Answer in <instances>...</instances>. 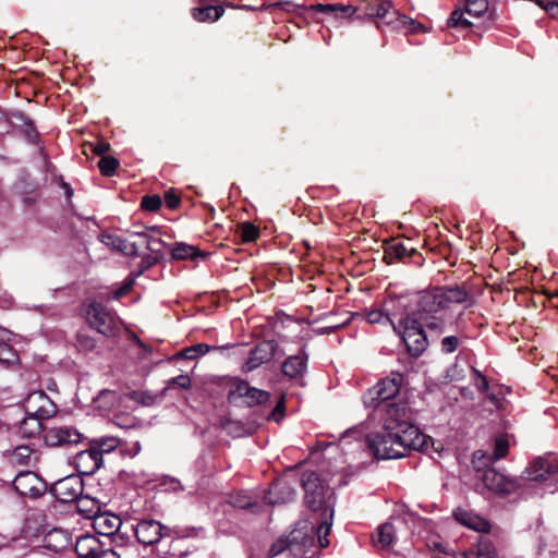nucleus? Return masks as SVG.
Masks as SVG:
<instances>
[{"mask_svg": "<svg viewBox=\"0 0 558 558\" xmlns=\"http://www.w3.org/2000/svg\"><path fill=\"white\" fill-rule=\"evenodd\" d=\"M452 304H464L469 307L473 300L464 287H435L412 294L404 306L409 307L407 316L421 322L427 329L441 333L446 325L442 313Z\"/></svg>", "mask_w": 558, "mask_h": 558, "instance_id": "1", "label": "nucleus"}, {"mask_svg": "<svg viewBox=\"0 0 558 558\" xmlns=\"http://www.w3.org/2000/svg\"><path fill=\"white\" fill-rule=\"evenodd\" d=\"M174 486L172 487L173 490H179V489H182V487L180 486V484L178 482H173Z\"/></svg>", "mask_w": 558, "mask_h": 558, "instance_id": "63", "label": "nucleus"}, {"mask_svg": "<svg viewBox=\"0 0 558 558\" xmlns=\"http://www.w3.org/2000/svg\"><path fill=\"white\" fill-rule=\"evenodd\" d=\"M34 450L28 445L15 447L10 453V462L17 465H29L33 460Z\"/></svg>", "mask_w": 558, "mask_h": 558, "instance_id": "37", "label": "nucleus"}, {"mask_svg": "<svg viewBox=\"0 0 558 558\" xmlns=\"http://www.w3.org/2000/svg\"><path fill=\"white\" fill-rule=\"evenodd\" d=\"M356 7L351 4H312L304 8V14L306 17H314L316 13H323L335 19H347L352 16L356 12Z\"/></svg>", "mask_w": 558, "mask_h": 558, "instance_id": "22", "label": "nucleus"}, {"mask_svg": "<svg viewBox=\"0 0 558 558\" xmlns=\"http://www.w3.org/2000/svg\"><path fill=\"white\" fill-rule=\"evenodd\" d=\"M25 133H26V136L27 138L31 141V142H36L37 138H38V133L37 131L35 130L33 123L31 120H26L25 121Z\"/></svg>", "mask_w": 558, "mask_h": 558, "instance_id": "58", "label": "nucleus"}, {"mask_svg": "<svg viewBox=\"0 0 558 558\" xmlns=\"http://www.w3.org/2000/svg\"><path fill=\"white\" fill-rule=\"evenodd\" d=\"M307 354L301 350L298 354L291 355L282 363V373L290 378H299L306 371Z\"/></svg>", "mask_w": 558, "mask_h": 558, "instance_id": "28", "label": "nucleus"}, {"mask_svg": "<svg viewBox=\"0 0 558 558\" xmlns=\"http://www.w3.org/2000/svg\"><path fill=\"white\" fill-rule=\"evenodd\" d=\"M114 423L121 428H134L137 426V417L133 414L120 411L114 416Z\"/></svg>", "mask_w": 558, "mask_h": 558, "instance_id": "43", "label": "nucleus"}, {"mask_svg": "<svg viewBox=\"0 0 558 558\" xmlns=\"http://www.w3.org/2000/svg\"><path fill=\"white\" fill-rule=\"evenodd\" d=\"M75 502L77 511L92 520L101 512L99 500L88 495H83V493L75 499Z\"/></svg>", "mask_w": 558, "mask_h": 558, "instance_id": "31", "label": "nucleus"}, {"mask_svg": "<svg viewBox=\"0 0 558 558\" xmlns=\"http://www.w3.org/2000/svg\"><path fill=\"white\" fill-rule=\"evenodd\" d=\"M17 355L13 348L8 343L0 341V363L11 364L15 362Z\"/></svg>", "mask_w": 558, "mask_h": 558, "instance_id": "49", "label": "nucleus"}, {"mask_svg": "<svg viewBox=\"0 0 558 558\" xmlns=\"http://www.w3.org/2000/svg\"><path fill=\"white\" fill-rule=\"evenodd\" d=\"M145 245V251L142 250V274L146 268L159 263L166 255L165 242L155 236L142 232V246Z\"/></svg>", "mask_w": 558, "mask_h": 558, "instance_id": "17", "label": "nucleus"}, {"mask_svg": "<svg viewBox=\"0 0 558 558\" xmlns=\"http://www.w3.org/2000/svg\"><path fill=\"white\" fill-rule=\"evenodd\" d=\"M191 386V379L187 375H179L177 377L171 378L168 381V387H179L182 389H189Z\"/></svg>", "mask_w": 558, "mask_h": 558, "instance_id": "53", "label": "nucleus"}, {"mask_svg": "<svg viewBox=\"0 0 558 558\" xmlns=\"http://www.w3.org/2000/svg\"><path fill=\"white\" fill-rule=\"evenodd\" d=\"M229 398L231 400L242 399L243 403L247 407L266 403L270 393L255 387H251L245 380H238L233 388L230 390Z\"/></svg>", "mask_w": 558, "mask_h": 558, "instance_id": "11", "label": "nucleus"}, {"mask_svg": "<svg viewBox=\"0 0 558 558\" xmlns=\"http://www.w3.org/2000/svg\"><path fill=\"white\" fill-rule=\"evenodd\" d=\"M401 320L403 325L399 335L402 337L409 353L413 356H420L427 348V338L423 329L424 324L409 316L401 318Z\"/></svg>", "mask_w": 558, "mask_h": 558, "instance_id": "6", "label": "nucleus"}, {"mask_svg": "<svg viewBox=\"0 0 558 558\" xmlns=\"http://www.w3.org/2000/svg\"><path fill=\"white\" fill-rule=\"evenodd\" d=\"M94 402L97 408L104 411H110L121 404H126L128 402H132L136 407L140 403V399L137 391H132L121 396L113 390L105 389L98 393L94 399Z\"/></svg>", "mask_w": 558, "mask_h": 558, "instance_id": "20", "label": "nucleus"}, {"mask_svg": "<svg viewBox=\"0 0 558 558\" xmlns=\"http://www.w3.org/2000/svg\"><path fill=\"white\" fill-rule=\"evenodd\" d=\"M331 530V522L325 518L320 524L317 526L316 534L318 538V544L322 548H326L329 545L328 535Z\"/></svg>", "mask_w": 558, "mask_h": 558, "instance_id": "42", "label": "nucleus"}, {"mask_svg": "<svg viewBox=\"0 0 558 558\" xmlns=\"http://www.w3.org/2000/svg\"><path fill=\"white\" fill-rule=\"evenodd\" d=\"M452 515L457 522L476 532H488L489 530V523L486 520L466 509L457 508Z\"/></svg>", "mask_w": 558, "mask_h": 558, "instance_id": "27", "label": "nucleus"}, {"mask_svg": "<svg viewBox=\"0 0 558 558\" xmlns=\"http://www.w3.org/2000/svg\"><path fill=\"white\" fill-rule=\"evenodd\" d=\"M259 235V230L251 222H244L241 226V238L244 242L255 241Z\"/></svg>", "mask_w": 558, "mask_h": 558, "instance_id": "48", "label": "nucleus"}, {"mask_svg": "<svg viewBox=\"0 0 558 558\" xmlns=\"http://www.w3.org/2000/svg\"><path fill=\"white\" fill-rule=\"evenodd\" d=\"M134 282H135L134 277H129L128 279H125L124 282L121 284V287L114 291L112 298L114 300H119V299L123 298L124 295H126L132 290Z\"/></svg>", "mask_w": 558, "mask_h": 558, "instance_id": "51", "label": "nucleus"}, {"mask_svg": "<svg viewBox=\"0 0 558 558\" xmlns=\"http://www.w3.org/2000/svg\"><path fill=\"white\" fill-rule=\"evenodd\" d=\"M509 450L508 440L504 437H498L495 440L494 453L493 457L489 458L490 461H496L502 459L507 456Z\"/></svg>", "mask_w": 558, "mask_h": 558, "instance_id": "46", "label": "nucleus"}, {"mask_svg": "<svg viewBox=\"0 0 558 558\" xmlns=\"http://www.w3.org/2000/svg\"><path fill=\"white\" fill-rule=\"evenodd\" d=\"M93 527L95 532L105 537V538H113V542L122 544L124 542V536L126 532L122 531L123 522L120 517L108 513V512H99L93 520Z\"/></svg>", "mask_w": 558, "mask_h": 558, "instance_id": "10", "label": "nucleus"}, {"mask_svg": "<svg viewBox=\"0 0 558 558\" xmlns=\"http://www.w3.org/2000/svg\"><path fill=\"white\" fill-rule=\"evenodd\" d=\"M51 493L61 502H72L83 493V480L77 475L65 476L57 481Z\"/></svg>", "mask_w": 558, "mask_h": 558, "instance_id": "16", "label": "nucleus"}, {"mask_svg": "<svg viewBox=\"0 0 558 558\" xmlns=\"http://www.w3.org/2000/svg\"><path fill=\"white\" fill-rule=\"evenodd\" d=\"M415 253L416 251L414 248L407 247L403 242L392 240L387 243L384 257L388 264H391L397 259Z\"/></svg>", "mask_w": 558, "mask_h": 558, "instance_id": "32", "label": "nucleus"}, {"mask_svg": "<svg viewBox=\"0 0 558 558\" xmlns=\"http://www.w3.org/2000/svg\"><path fill=\"white\" fill-rule=\"evenodd\" d=\"M25 411L29 415L49 418L57 412L54 403L41 390L31 392L24 402Z\"/></svg>", "mask_w": 558, "mask_h": 558, "instance_id": "15", "label": "nucleus"}, {"mask_svg": "<svg viewBox=\"0 0 558 558\" xmlns=\"http://www.w3.org/2000/svg\"><path fill=\"white\" fill-rule=\"evenodd\" d=\"M284 416V397L282 396L278 402L276 403L275 408L272 409L271 413L269 414L268 418L275 422H280Z\"/></svg>", "mask_w": 558, "mask_h": 558, "instance_id": "52", "label": "nucleus"}, {"mask_svg": "<svg viewBox=\"0 0 558 558\" xmlns=\"http://www.w3.org/2000/svg\"><path fill=\"white\" fill-rule=\"evenodd\" d=\"M230 347H231L230 344L221 345V347H210L205 343H198V344L191 345L189 348L183 349L178 354V356L186 359V360H194L195 357L204 355L211 350H223V349H227Z\"/></svg>", "mask_w": 558, "mask_h": 558, "instance_id": "36", "label": "nucleus"}, {"mask_svg": "<svg viewBox=\"0 0 558 558\" xmlns=\"http://www.w3.org/2000/svg\"><path fill=\"white\" fill-rule=\"evenodd\" d=\"M464 13H466L465 10L463 11L460 8L453 10L448 20V26L461 28H468L472 26V23L463 16Z\"/></svg>", "mask_w": 558, "mask_h": 558, "instance_id": "41", "label": "nucleus"}, {"mask_svg": "<svg viewBox=\"0 0 558 558\" xmlns=\"http://www.w3.org/2000/svg\"><path fill=\"white\" fill-rule=\"evenodd\" d=\"M179 542H180V538H178L177 541L172 542V544H171V548H172L173 550H175V549H177V545L179 544Z\"/></svg>", "mask_w": 558, "mask_h": 558, "instance_id": "64", "label": "nucleus"}, {"mask_svg": "<svg viewBox=\"0 0 558 558\" xmlns=\"http://www.w3.org/2000/svg\"><path fill=\"white\" fill-rule=\"evenodd\" d=\"M335 316H336L335 314L329 313V314H325V315H324V318L329 319V320H330V324H339L340 322H338V320H333V319H332Z\"/></svg>", "mask_w": 558, "mask_h": 558, "instance_id": "61", "label": "nucleus"}, {"mask_svg": "<svg viewBox=\"0 0 558 558\" xmlns=\"http://www.w3.org/2000/svg\"><path fill=\"white\" fill-rule=\"evenodd\" d=\"M476 387L480 391L486 392L489 388L487 378L485 376H481V380H476Z\"/></svg>", "mask_w": 558, "mask_h": 558, "instance_id": "59", "label": "nucleus"}, {"mask_svg": "<svg viewBox=\"0 0 558 558\" xmlns=\"http://www.w3.org/2000/svg\"><path fill=\"white\" fill-rule=\"evenodd\" d=\"M76 347L82 352H90L96 348V340L87 331L81 330L76 337Z\"/></svg>", "mask_w": 558, "mask_h": 558, "instance_id": "39", "label": "nucleus"}, {"mask_svg": "<svg viewBox=\"0 0 558 558\" xmlns=\"http://www.w3.org/2000/svg\"><path fill=\"white\" fill-rule=\"evenodd\" d=\"M162 205L161 197L157 194L142 197V210L157 211Z\"/></svg>", "mask_w": 558, "mask_h": 558, "instance_id": "47", "label": "nucleus"}, {"mask_svg": "<svg viewBox=\"0 0 558 558\" xmlns=\"http://www.w3.org/2000/svg\"><path fill=\"white\" fill-rule=\"evenodd\" d=\"M405 383L404 374L391 372L387 377L380 379L364 396V404L368 408L378 407L384 402L403 400L400 397L401 387Z\"/></svg>", "mask_w": 558, "mask_h": 558, "instance_id": "2", "label": "nucleus"}, {"mask_svg": "<svg viewBox=\"0 0 558 558\" xmlns=\"http://www.w3.org/2000/svg\"><path fill=\"white\" fill-rule=\"evenodd\" d=\"M113 449V444L108 448L92 446L89 449L83 450L75 456V464L82 473L93 474L102 465V454Z\"/></svg>", "mask_w": 558, "mask_h": 558, "instance_id": "13", "label": "nucleus"}, {"mask_svg": "<svg viewBox=\"0 0 558 558\" xmlns=\"http://www.w3.org/2000/svg\"><path fill=\"white\" fill-rule=\"evenodd\" d=\"M90 149L98 156H104L109 150V144L105 142H97L96 144H89Z\"/></svg>", "mask_w": 558, "mask_h": 558, "instance_id": "57", "label": "nucleus"}, {"mask_svg": "<svg viewBox=\"0 0 558 558\" xmlns=\"http://www.w3.org/2000/svg\"><path fill=\"white\" fill-rule=\"evenodd\" d=\"M278 353V344L275 340L259 342L250 351V356L242 365L244 373H250L260 365L269 362Z\"/></svg>", "mask_w": 558, "mask_h": 558, "instance_id": "12", "label": "nucleus"}, {"mask_svg": "<svg viewBox=\"0 0 558 558\" xmlns=\"http://www.w3.org/2000/svg\"><path fill=\"white\" fill-rule=\"evenodd\" d=\"M347 323H348V319L342 320V323H339V324H330L329 326L314 329V332L316 335H329V333L335 332L339 328L343 327Z\"/></svg>", "mask_w": 558, "mask_h": 558, "instance_id": "54", "label": "nucleus"}, {"mask_svg": "<svg viewBox=\"0 0 558 558\" xmlns=\"http://www.w3.org/2000/svg\"><path fill=\"white\" fill-rule=\"evenodd\" d=\"M391 8H392V4H391L390 1H388V0H380L376 4L372 5L368 9V12L366 13V15L369 19L385 17L389 13Z\"/></svg>", "mask_w": 558, "mask_h": 558, "instance_id": "40", "label": "nucleus"}, {"mask_svg": "<svg viewBox=\"0 0 558 558\" xmlns=\"http://www.w3.org/2000/svg\"><path fill=\"white\" fill-rule=\"evenodd\" d=\"M225 13L222 5L203 4L202 7L193 8L191 14L193 19L201 23H213L219 20Z\"/></svg>", "mask_w": 558, "mask_h": 558, "instance_id": "29", "label": "nucleus"}, {"mask_svg": "<svg viewBox=\"0 0 558 558\" xmlns=\"http://www.w3.org/2000/svg\"><path fill=\"white\" fill-rule=\"evenodd\" d=\"M134 235H131L130 239H123L119 235L113 234H101L99 236L101 243H104L106 246L121 252L122 254L126 256H135L137 255V245L136 241L132 240Z\"/></svg>", "mask_w": 558, "mask_h": 558, "instance_id": "26", "label": "nucleus"}, {"mask_svg": "<svg viewBox=\"0 0 558 558\" xmlns=\"http://www.w3.org/2000/svg\"><path fill=\"white\" fill-rule=\"evenodd\" d=\"M172 256L177 259L194 258L196 256V248L181 243L172 250Z\"/></svg>", "mask_w": 558, "mask_h": 558, "instance_id": "44", "label": "nucleus"}, {"mask_svg": "<svg viewBox=\"0 0 558 558\" xmlns=\"http://www.w3.org/2000/svg\"><path fill=\"white\" fill-rule=\"evenodd\" d=\"M75 551L78 558H116V553L97 536L83 534L76 538Z\"/></svg>", "mask_w": 558, "mask_h": 558, "instance_id": "9", "label": "nucleus"}, {"mask_svg": "<svg viewBox=\"0 0 558 558\" xmlns=\"http://www.w3.org/2000/svg\"><path fill=\"white\" fill-rule=\"evenodd\" d=\"M302 486L305 490V502L313 511H320L327 514L329 520L332 519V511L327 505L328 486L319 478L315 472H305L302 476Z\"/></svg>", "mask_w": 558, "mask_h": 558, "instance_id": "3", "label": "nucleus"}, {"mask_svg": "<svg viewBox=\"0 0 558 558\" xmlns=\"http://www.w3.org/2000/svg\"><path fill=\"white\" fill-rule=\"evenodd\" d=\"M396 445L393 430L383 429V432L373 433L367 436V446L377 459H399L400 450H398Z\"/></svg>", "mask_w": 558, "mask_h": 558, "instance_id": "8", "label": "nucleus"}, {"mask_svg": "<svg viewBox=\"0 0 558 558\" xmlns=\"http://www.w3.org/2000/svg\"><path fill=\"white\" fill-rule=\"evenodd\" d=\"M460 558H497L495 548L488 539L478 542L474 547L460 555Z\"/></svg>", "mask_w": 558, "mask_h": 558, "instance_id": "33", "label": "nucleus"}, {"mask_svg": "<svg viewBox=\"0 0 558 558\" xmlns=\"http://www.w3.org/2000/svg\"><path fill=\"white\" fill-rule=\"evenodd\" d=\"M473 371H474V374L476 376V380H481V376H484V375L480 371H477L475 368Z\"/></svg>", "mask_w": 558, "mask_h": 558, "instance_id": "62", "label": "nucleus"}, {"mask_svg": "<svg viewBox=\"0 0 558 558\" xmlns=\"http://www.w3.org/2000/svg\"><path fill=\"white\" fill-rule=\"evenodd\" d=\"M374 409L384 430H399L411 422V412L404 400L384 402Z\"/></svg>", "mask_w": 558, "mask_h": 558, "instance_id": "4", "label": "nucleus"}, {"mask_svg": "<svg viewBox=\"0 0 558 558\" xmlns=\"http://www.w3.org/2000/svg\"><path fill=\"white\" fill-rule=\"evenodd\" d=\"M170 534H179L177 529L162 526L160 522L155 520L142 519V545L148 546L159 542L162 536Z\"/></svg>", "mask_w": 558, "mask_h": 558, "instance_id": "23", "label": "nucleus"}, {"mask_svg": "<svg viewBox=\"0 0 558 558\" xmlns=\"http://www.w3.org/2000/svg\"><path fill=\"white\" fill-rule=\"evenodd\" d=\"M396 447L400 450V458L407 456L411 450L423 451L427 447L428 436L424 435L418 427L411 422L399 430H395Z\"/></svg>", "mask_w": 558, "mask_h": 558, "instance_id": "7", "label": "nucleus"}, {"mask_svg": "<svg viewBox=\"0 0 558 558\" xmlns=\"http://www.w3.org/2000/svg\"><path fill=\"white\" fill-rule=\"evenodd\" d=\"M524 473L530 481H546L558 473V458L538 457L530 463Z\"/></svg>", "mask_w": 558, "mask_h": 558, "instance_id": "18", "label": "nucleus"}, {"mask_svg": "<svg viewBox=\"0 0 558 558\" xmlns=\"http://www.w3.org/2000/svg\"><path fill=\"white\" fill-rule=\"evenodd\" d=\"M165 202L170 209H174L180 204V198L171 191L166 192Z\"/></svg>", "mask_w": 558, "mask_h": 558, "instance_id": "56", "label": "nucleus"}, {"mask_svg": "<svg viewBox=\"0 0 558 558\" xmlns=\"http://www.w3.org/2000/svg\"><path fill=\"white\" fill-rule=\"evenodd\" d=\"M41 420L35 415H27L20 424L19 434L25 438H33L43 430Z\"/></svg>", "mask_w": 558, "mask_h": 558, "instance_id": "34", "label": "nucleus"}, {"mask_svg": "<svg viewBox=\"0 0 558 558\" xmlns=\"http://www.w3.org/2000/svg\"><path fill=\"white\" fill-rule=\"evenodd\" d=\"M93 328L106 337H114L120 329L119 318L99 302H92L86 311Z\"/></svg>", "mask_w": 558, "mask_h": 558, "instance_id": "5", "label": "nucleus"}, {"mask_svg": "<svg viewBox=\"0 0 558 558\" xmlns=\"http://www.w3.org/2000/svg\"><path fill=\"white\" fill-rule=\"evenodd\" d=\"M234 506L240 509H251L255 506V504L252 502L251 498H248L246 496H239L234 500Z\"/></svg>", "mask_w": 558, "mask_h": 558, "instance_id": "55", "label": "nucleus"}, {"mask_svg": "<svg viewBox=\"0 0 558 558\" xmlns=\"http://www.w3.org/2000/svg\"><path fill=\"white\" fill-rule=\"evenodd\" d=\"M294 487L283 480L275 482L264 497L269 505H283L294 500Z\"/></svg>", "mask_w": 558, "mask_h": 558, "instance_id": "25", "label": "nucleus"}, {"mask_svg": "<svg viewBox=\"0 0 558 558\" xmlns=\"http://www.w3.org/2000/svg\"><path fill=\"white\" fill-rule=\"evenodd\" d=\"M300 532L293 531L288 537H280L277 539L270 547L268 551L269 558H274L279 554L283 553L286 549L291 548L294 544L300 541ZM302 544L305 546L307 543L312 542V537H301Z\"/></svg>", "mask_w": 558, "mask_h": 558, "instance_id": "30", "label": "nucleus"}, {"mask_svg": "<svg viewBox=\"0 0 558 558\" xmlns=\"http://www.w3.org/2000/svg\"><path fill=\"white\" fill-rule=\"evenodd\" d=\"M16 493L24 497L37 498L46 490L45 482L34 472H20L13 480Z\"/></svg>", "mask_w": 558, "mask_h": 558, "instance_id": "14", "label": "nucleus"}, {"mask_svg": "<svg viewBox=\"0 0 558 558\" xmlns=\"http://www.w3.org/2000/svg\"><path fill=\"white\" fill-rule=\"evenodd\" d=\"M482 480L488 489L497 493L511 494L517 489L515 481L507 478L495 469H487L484 472Z\"/></svg>", "mask_w": 558, "mask_h": 558, "instance_id": "24", "label": "nucleus"}, {"mask_svg": "<svg viewBox=\"0 0 558 558\" xmlns=\"http://www.w3.org/2000/svg\"><path fill=\"white\" fill-rule=\"evenodd\" d=\"M402 524L403 521L401 519L380 524L373 535L374 546L380 549H390L398 539V532Z\"/></svg>", "mask_w": 558, "mask_h": 558, "instance_id": "21", "label": "nucleus"}, {"mask_svg": "<svg viewBox=\"0 0 558 558\" xmlns=\"http://www.w3.org/2000/svg\"><path fill=\"white\" fill-rule=\"evenodd\" d=\"M45 442L48 446L58 447L78 444L82 434L72 426L60 425L50 427L44 435Z\"/></svg>", "mask_w": 558, "mask_h": 558, "instance_id": "19", "label": "nucleus"}, {"mask_svg": "<svg viewBox=\"0 0 558 558\" xmlns=\"http://www.w3.org/2000/svg\"><path fill=\"white\" fill-rule=\"evenodd\" d=\"M111 444L114 445V447L117 446L116 444V440L114 439H110V440H102V441H95L93 444V446H102L104 448H108Z\"/></svg>", "mask_w": 558, "mask_h": 558, "instance_id": "60", "label": "nucleus"}, {"mask_svg": "<svg viewBox=\"0 0 558 558\" xmlns=\"http://www.w3.org/2000/svg\"><path fill=\"white\" fill-rule=\"evenodd\" d=\"M459 343L460 341L458 337L447 336L441 340V351L447 354L452 353L458 349Z\"/></svg>", "mask_w": 558, "mask_h": 558, "instance_id": "50", "label": "nucleus"}, {"mask_svg": "<svg viewBox=\"0 0 558 558\" xmlns=\"http://www.w3.org/2000/svg\"><path fill=\"white\" fill-rule=\"evenodd\" d=\"M365 318L369 324L391 325L395 332L400 333L403 322L400 319L398 324L393 322L389 314L380 310H372L365 314Z\"/></svg>", "mask_w": 558, "mask_h": 558, "instance_id": "35", "label": "nucleus"}, {"mask_svg": "<svg viewBox=\"0 0 558 558\" xmlns=\"http://www.w3.org/2000/svg\"><path fill=\"white\" fill-rule=\"evenodd\" d=\"M488 9V0H466L465 12L473 17L482 16Z\"/></svg>", "mask_w": 558, "mask_h": 558, "instance_id": "38", "label": "nucleus"}, {"mask_svg": "<svg viewBox=\"0 0 558 558\" xmlns=\"http://www.w3.org/2000/svg\"><path fill=\"white\" fill-rule=\"evenodd\" d=\"M119 162L114 157L102 156L98 167L104 175L110 177L114 173Z\"/></svg>", "mask_w": 558, "mask_h": 558, "instance_id": "45", "label": "nucleus"}]
</instances>
